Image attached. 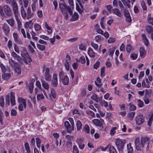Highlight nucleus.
<instances>
[{
  "instance_id": "obj_55",
  "label": "nucleus",
  "mask_w": 153,
  "mask_h": 153,
  "mask_svg": "<svg viewBox=\"0 0 153 153\" xmlns=\"http://www.w3.org/2000/svg\"><path fill=\"white\" fill-rule=\"evenodd\" d=\"M10 102L9 95H7L6 99V105L7 106L10 105Z\"/></svg>"
},
{
  "instance_id": "obj_27",
  "label": "nucleus",
  "mask_w": 153,
  "mask_h": 153,
  "mask_svg": "<svg viewBox=\"0 0 153 153\" xmlns=\"http://www.w3.org/2000/svg\"><path fill=\"white\" fill-rule=\"evenodd\" d=\"M12 56L14 58V59L17 61H19L21 59V57L17 55V54L14 52L11 53Z\"/></svg>"
},
{
  "instance_id": "obj_12",
  "label": "nucleus",
  "mask_w": 153,
  "mask_h": 153,
  "mask_svg": "<svg viewBox=\"0 0 153 153\" xmlns=\"http://www.w3.org/2000/svg\"><path fill=\"white\" fill-rule=\"evenodd\" d=\"M123 12L125 16L126 17V21L129 22H131V18L128 11L126 9H125L124 10Z\"/></svg>"
},
{
  "instance_id": "obj_52",
  "label": "nucleus",
  "mask_w": 153,
  "mask_h": 153,
  "mask_svg": "<svg viewBox=\"0 0 153 153\" xmlns=\"http://www.w3.org/2000/svg\"><path fill=\"white\" fill-rule=\"evenodd\" d=\"M100 62L99 61L97 62L94 65V68L97 70L100 67Z\"/></svg>"
},
{
  "instance_id": "obj_38",
  "label": "nucleus",
  "mask_w": 153,
  "mask_h": 153,
  "mask_svg": "<svg viewBox=\"0 0 153 153\" xmlns=\"http://www.w3.org/2000/svg\"><path fill=\"white\" fill-rule=\"evenodd\" d=\"M95 84L98 87H100L101 85V80L100 78L97 77L95 81Z\"/></svg>"
},
{
  "instance_id": "obj_41",
  "label": "nucleus",
  "mask_w": 153,
  "mask_h": 153,
  "mask_svg": "<svg viewBox=\"0 0 153 153\" xmlns=\"http://www.w3.org/2000/svg\"><path fill=\"white\" fill-rule=\"evenodd\" d=\"M153 120V114H152L151 116H150L148 121L147 123V124L149 126H150L151 125L152 120Z\"/></svg>"
},
{
  "instance_id": "obj_14",
  "label": "nucleus",
  "mask_w": 153,
  "mask_h": 153,
  "mask_svg": "<svg viewBox=\"0 0 153 153\" xmlns=\"http://www.w3.org/2000/svg\"><path fill=\"white\" fill-rule=\"evenodd\" d=\"M21 55L22 57L27 61H28V62H30L31 61V59L28 56V55L26 50H25L24 51L21 53Z\"/></svg>"
},
{
  "instance_id": "obj_10",
  "label": "nucleus",
  "mask_w": 153,
  "mask_h": 153,
  "mask_svg": "<svg viewBox=\"0 0 153 153\" xmlns=\"http://www.w3.org/2000/svg\"><path fill=\"white\" fill-rule=\"evenodd\" d=\"M76 142L79 149L81 150H83L85 147L84 139L82 138H78L76 140Z\"/></svg>"
},
{
  "instance_id": "obj_28",
  "label": "nucleus",
  "mask_w": 153,
  "mask_h": 153,
  "mask_svg": "<svg viewBox=\"0 0 153 153\" xmlns=\"http://www.w3.org/2000/svg\"><path fill=\"white\" fill-rule=\"evenodd\" d=\"M82 131L85 133H89L90 128L89 126L87 125H85L83 127Z\"/></svg>"
},
{
  "instance_id": "obj_39",
  "label": "nucleus",
  "mask_w": 153,
  "mask_h": 153,
  "mask_svg": "<svg viewBox=\"0 0 153 153\" xmlns=\"http://www.w3.org/2000/svg\"><path fill=\"white\" fill-rule=\"evenodd\" d=\"M115 50V48H110L109 50L108 53L109 54V55L110 56L112 57V56L113 55Z\"/></svg>"
},
{
  "instance_id": "obj_47",
  "label": "nucleus",
  "mask_w": 153,
  "mask_h": 153,
  "mask_svg": "<svg viewBox=\"0 0 153 153\" xmlns=\"http://www.w3.org/2000/svg\"><path fill=\"white\" fill-rule=\"evenodd\" d=\"M36 144L38 148H40V144L41 141L39 138H36Z\"/></svg>"
},
{
  "instance_id": "obj_58",
  "label": "nucleus",
  "mask_w": 153,
  "mask_h": 153,
  "mask_svg": "<svg viewBox=\"0 0 153 153\" xmlns=\"http://www.w3.org/2000/svg\"><path fill=\"white\" fill-rule=\"evenodd\" d=\"M141 5L144 10H146L147 7L144 1H142L141 2Z\"/></svg>"
},
{
  "instance_id": "obj_30",
  "label": "nucleus",
  "mask_w": 153,
  "mask_h": 153,
  "mask_svg": "<svg viewBox=\"0 0 153 153\" xmlns=\"http://www.w3.org/2000/svg\"><path fill=\"white\" fill-rule=\"evenodd\" d=\"M76 125L77 130L79 131L80 130L82 126V124L81 122L79 120H77L76 122Z\"/></svg>"
},
{
  "instance_id": "obj_9",
  "label": "nucleus",
  "mask_w": 153,
  "mask_h": 153,
  "mask_svg": "<svg viewBox=\"0 0 153 153\" xmlns=\"http://www.w3.org/2000/svg\"><path fill=\"white\" fill-rule=\"evenodd\" d=\"M64 125L66 128L67 131L68 133H71L74 130V127L71 125L68 121H66L64 122Z\"/></svg>"
},
{
  "instance_id": "obj_29",
  "label": "nucleus",
  "mask_w": 153,
  "mask_h": 153,
  "mask_svg": "<svg viewBox=\"0 0 153 153\" xmlns=\"http://www.w3.org/2000/svg\"><path fill=\"white\" fill-rule=\"evenodd\" d=\"M140 52L141 57L143 58L144 57L146 53L144 48H140Z\"/></svg>"
},
{
  "instance_id": "obj_26",
  "label": "nucleus",
  "mask_w": 153,
  "mask_h": 153,
  "mask_svg": "<svg viewBox=\"0 0 153 153\" xmlns=\"http://www.w3.org/2000/svg\"><path fill=\"white\" fill-rule=\"evenodd\" d=\"M79 18V15L78 13L75 12L74 13L73 15L72 16L70 19V21H74L77 20Z\"/></svg>"
},
{
  "instance_id": "obj_37",
  "label": "nucleus",
  "mask_w": 153,
  "mask_h": 153,
  "mask_svg": "<svg viewBox=\"0 0 153 153\" xmlns=\"http://www.w3.org/2000/svg\"><path fill=\"white\" fill-rule=\"evenodd\" d=\"M143 39L145 43V44L147 46L149 44V41L145 34L142 35Z\"/></svg>"
},
{
  "instance_id": "obj_21",
  "label": "nucleus",
  "mask_w": 153,
  "mask_h": 153,
  "mask_svg": "<svg viewBox=\"0 0 153 153\" xmlns=\"http://www.w3.org/2000/svg\"><path fill=\"white\" fill-rule=\"evenodd\" d=\"M11 77L10 74L9 73L4 72L2 75V78L4 80H8Z\"/></svg>"
},
{
  "instance_id": "obj_20",
  "label": "nucleus",
  "mask_w": 153,
  "mask_h": 153,
  "mask_svg": "<svg viewBox=\"0 0 153 153\" xmlns=\"http://www.w3.org/2000/svg\"><path fill=\"white\" fill-rule=\"evenodd\" d=\"M0 67L1 69L2 72L3 73L6 72V71L8 72H10V69L8 68H6L4 65L2 63L0 64Z\"/></svg>"
},
{
  "instance_id": "obj_61",
  "label": "nucleus",
  "mask_w": 153,
  "mask_h": 153,
  "mask_svg": "<svg viewBox=\"0 0 153 153\" xmlns=\"http://www.w3.org/2000/svg\"><path fill=\"white\" fill-rule=\"evenodd\" d=\"M73 153H79V150L78 148L76 145H74L73 147Z\"/></svg>"
},
{
  "instance_id": "obj_51",
  "label": "nucleus",
  "mask_w": 153,
  "mask_h": 153,
  "mask_svg": "<svg viewBox=\"0 0 153 153\" xmlns=\"http://www.w3.org/2000/svg\"><path fill=\"white\" fill-rule=\"evenodd\" d=\"M95 39V41L97 42H99L102 40L101 36L100 35L96 36Z\"/></svg>"
},
{
  "instance_id": "obj_63",
  "label": "nucleus",
  "mask_w": 153,
  "mask_h": 153,
  "mask_svg": "<svg viewBox=\"0 0 153 153\" xmlns=\"http://www.w3.org/2000/svg\"><path fill=\"white\" fill-rule=\"evenodd\" d=\"M78 66V64L76 62L74 63L72 65V66L74 69L75 70H76L77 69Z\"/></svg>"
},
{
  "instance_id": "obj_22",
  "label": "nucleus",
  "mask_w": 153,
  "mask_h": 153,
  "mask_svg": "<svg viewBox=\"0 0 153 153\" xmlns=\"http://www.w3.org/2000/svg\"><path fill=\"white\" fill-rule=\"evenodd\" d=\"M88 53L90 57L92 58L94 57L95 53L91 48H89L88 49Z\"/></svg>"
},
{
  "instance_id": "obj_64",
  "label": "nucleus",
  "mask_w": 153,
  "mask_h": 153,
  "mask_svg": "<svg viewBox=\"0 0 153 153\" xmlns=\"http://www.w3.org/2000/svg\"><path fill=\"white\" fill-rule=\"evenodd\" d=\"M44 97L42 94H39L37 96V99L38 100L43 99Z\"/></svg>"
},
{
  "instance_id": "obj_62",
  "label": "nucleus",
  "mask_w": 153,
  "mask_h": 153,
  "mask_svg": "<svg viewBox=\"0 0 153 153\" xmlns=\"http://www.w3.org/2000/svg\"><path fill=\"white\" fill-rule=\"evenodd\" d=\"M42 85L46 89H48V84L45 81H42Z\"/></svg>"
},
{
  "instance_id": "obj_33",
  "label": "nucleus",
  "mask_w": 153,
  "mask_h": 153,
  "mask_svg": "<svg viewBox=\"0 0 153 153\" xmlns=\"http://www.w3.org/2000/svg\"><path fill=\"white\" fill-rule=\"evenodd\" d=\"M127 148L128 153H133V150L130 143H129L127 145Z\"/></svg>"
},
{
  "instance_id": "obj_56",
  "label": "nucleus",
  "mask_w": 153,
  "mask_h": 153,
  "mask_svg": "<svg viewBox=\"0 0 153 153\" xmlns=\"http://www.w3.org/2000/svg\"><path fill=\"white\" fill-rule=\"evenodd\" d=\"M14 49L15 51L17 53H19V51L18 46L16 44H13Z\"/></svg>"
},
{
  "instance_id": "obj_46",
  "label": "nucleus",
  "mask_w": 153,
  "mask_h": 153,
  "mask_svg": "<svg viewBox=\"0 0 153 153\" xmlns=\"http://www.w3.org/2000/svg\"><path fill=\"white\" fill-rule=\"evenodd\" d=\"M137 102L138 103V106L140 108L143 107L144 103L141 100H137Z\"/></svg>"
},
{
  "instance_id": "obj_44",
  "label": "nucleus",
  "mask_w": 153,
  "mask_h": 153,
  "mask_svg": "<svg viewBox=\"0 0 153 153\" xmlns=\"http://www.w3.org/2000/svg\"><path fill=\"white\" fill-rule=\"evenodd\" d=\"M34 27L35 30L37 31L40 30L41 29V26L38 24H35Z\"/></svg>"
},
{
  "instance_id": "obj_3",
  "label": "nucleus",
  "mask_w": 153,
  "mask_h": 153,
  "mask_svg": "<svg viewBox=\"0 0 153 153\" xmlns=\"http://www.w3.org/2000/svg\"><path fill=\"white\" fill-rule=\"evenodd\" d=\"M0 14L2 16H4L5 15L8 16H10L13 15V13L10 8L8 6L5 5L3 7V10L0 6Z\"/></svg>"
},
{
  "instance_id": "obj_6",
  "label": "nucleus",
  "mask_w": 153,
  "mask_h": 153,
  "mask_svg": "<svg viewBox=\"0 0 153 153\" xmlns=\"http://www.w3.org/2000/svg\"><path fill=\"white\" fill-rule=\"evenodd\" d=\"M18 101L19 103L18 106L19 110L21 111H23L24 108H25L26 107V100L21 97H19L18 99Z\"/></svg>"
},
{
  "instance_id": "obj_59",
  "label": "nucleus",
  "mask_w": 153,
  "mask_h": 153,
  "mask_svg": "<svg viewBox=\"0 0 153 153\" xmlns=\"http://www.w3.org/2000/svg\"><path fill=\"white\" fill-rule=\"evenodd\" d=\"M130 57L133 60L136 59L137 57V54L132 53L130 55Z\"/></svg>"
},
{
  "instance_id": "obj_42",
  "label": "nucleus",
  "mask_w": 153,
  "mask_h": 153,
  "mask_svg": "<svg viewBox=\"0 0 153 153\" xmlns=\"http://www.w3.org/2000/svg\"><path fill=\"white\" fill-rule=\"evenodd\" d=\"M147 31L149 33H151L153 30V28L151 26H149L146 27Z\"/></svg>"
},
{
  "instance_id": "obj_24",
  "label": "nucleus",
  "mask_w": 153,
  "mask_h": 153,
  "mask_svg": "<svg viewBox=\"0 0 153 153\" xmlns=\"http://www.w3.org/2000/svg\"><path fill=\"white\" fill-rule=\"evenodd\" d=\"M7 22L11 26L13 27L15 24L14 19L12 18L6 20Z\"/></svg>"
},
{
  "instance_id": "obj_36",
  "label": "nucleus",
  "mask_w": 153,
  "mask_h": 153,
  "mask_svg": "<svg viewBox=\"0 0 153 153\" xmlns=\"http://www.w3.org/2000/svg\"><path fill=\"white\" fill-rule=\"evenodd\" d=\"M25 149L27 151V153H31L29 145L28 143L26 142L25 143Z\"/></svg>"
},
{
  "instance_id": "obj_50",
  "label": "nucleus",
  "mask_w": 153,
  "mask_h": 153,
  "mask_svg": "<svg viewBox=\"0 0 153 153\" xmlns=\"http://www.w3.org/2000/svg\"><path fill=\"white\" fill-rule=\"evenodd\" d=\"M91 98L96 102H98V99L96 94H94L91 97Z\"/></svg>"
},
{
  "instance_id": "obj_4",
  "label": "nucleus",
  "mask_w": 153,
  "mask_h": 153,
  "mask_svg": "<svg viewBox=\"0 0 153 153\" xmlns=\"http://www.w3.org/2000/svg\"><path fill=\"white\" fill-rule=\"evenodd\" d=\"M148 140L147 138H141L140 141L139 138H136L135 141L136 149L138 150H141L144 147L146 142L148 141Z\"/></svg>"
},
{
  "instance_id": "obj_19",
  "label": "nucleus",
  "mask_w": 153,
  "mask_h": 153,
  "mask_svg": "<svg viewBox=\"0 0 153 153\" xmlns=\"http://www.w3.org/2000/svg\"><path fill=\"white\" fill-rule=\"evenodd\" d=\"M66 58H68V59H66V62L65 63V66L67 70V71H68L70 68L69 63L70 62V56H69L68 55L66 56Z\"/></svg>"
},
{
  "instance_id": "obj_60",
  "label": "nucleus",
  "mask_w": 153,
  "mask_h": 153,
  "mask_svg": "<svg viewBox=\"0 0 153 153\" xmlns=\"http://www.w3.org/2000/svg\"><path fill=\"white\" fill-rule=\"evenodd\" d=\"M115 41V38L110 37L108 40V42L109 43H111L114 42Z\"/></svg>"
},
{
  "instance_id": "obj_54",
  "label": "nucleus",
  "mask_w": 153,
  "mask_h": 153,
  "mask_svg": "<svg viewBox=\"0 0 153 153\" xmlns=\"http://www.w3.org/2000/svg\"><path fill=\"white\" fill-rule=\"evenodd\" d=\"M91 45L93 48L95 50H97L98 48V45L93 42L91 43Z\"/></svg>"
},
{
  "instance_id": "obj_57",
  "label": "nucleus",
  "mask_w": 153,
  "mask_h": 153,
  "mask_svg": "<svg viewBox=\"0 0 153 153\" xmlns=\"http://www.w3.org/2000/svg\"><path fill=\"white\" fill-rule=\"evenodd\" d=\"M129 105L131 111H134L136 109V107L134 105L130 103L129 104Z\"/></svg>"
},
{
  "instance_id": "obj_45",
  "label": "nucleus",
  "mask_w": 153,
  "mask_h": 153,
  "mask_svg": "<svg viewBox=\"0 0 153 153\" xmlns=\"http://www.w3.org/2000/svg\"><path fill=\"white\" fill-rule=\"evenodd\" d=\"M37 45L38 48L41 51H43L45 48V46L44 45L37 44Z\"/></svg>"
},
{
  "instance_id": "obj_48",
  "label": "nucleus",
  "mask_w": 153,
  "mask_h": 153,
  "mask_svg": "<svg viewBox=\"0 0 153 153\" xmlns=\"http://www.w3.org/2000/svg\"><path fill=\"white\" fill-rule=\"evenodd\" d=\"M105 68V67H103L101 69L100 76L101 77H104L105 76L104 73Z\"/></svg>"
},
{
  "instance_id": "obj_49",
  "label": "nucleus",
  "mask_w": 153,
  "mask_h": 153,
  "mask_svg": "<svg viewBox=\"0 0 153 153\" xmlns=\"http://www.w3.org/2000/svg\"><path fill=\"white\" fill-rule=\"evenodd\" d=\"M126 51L128 53L130 52L133 50L132 47L129 44L126 47Z\"/></svg>"
},
{
  "instance_id": "obj_7",
  "label": "nucleus",
  "mask_w": 153,
  "mask_h": 153,
  "mask_svg": "<svg viewBox=\"0 0 153 153\" xmlns=\"http://www.w3.org/2000/svg\"><path fill=\"white\" fill-rule=\"evenodd\" d=\"M135 120L136 124L139 125H141L145 122L143 116L141 114L137 115L135 117Z\"/></svg>"
},
{
  "instance_id": "obj_53",
  "label": "nucleus",
  "mask_w": 153,
  "mask_h": 153,
  "mask_svg": "<svg viewBox=\"0 0 153 153\" xmlns=\"http://www.w3.org/2000/svg\"><path fill=\"white\" fill-rule=\"evenodd\" d=\"M142 86L143 87L149 88L150 87L149 85L146 83L144 80H143L142 83Z\"/></svg>"
},
{
  "instance_id": "obj_5",
  "label": "nucleus",
  "mask_w": 153,
  "mask_h": 153,
  "mask_svg": "<svg viewBox=\"0 0 153 153\" xmlns=\"http://www.w3.org/2000/svg\"><path fill=\"white\" fill-rule=\"evenodd\" d=\"M11 6L15 17L19 16V14L18 10V7L15 0H12Z\"/></svg>"
},
{
  "instance_id": "obj_2",
  "label": "nucleus",
  "mask_w": 153,
  "mask_h": 153,
  "mask_svg": "<svg viewBox=\"0 0 153 153\" xmlns=\"http://www.w3.org/2000/svg\"><path fill=\"white\" fill-rule=\"evenodd\" d=\"M20 11L21 16L24 19L26 18L29 19L33 17L35 13V11L31 10L30 7H28L27 10V14L23 6H21L20 7Z\"/></svg>"
},
{
  "instance_id": "obj_23",
  "label": "nucleus",
  "mask_w": 153,
  "mask_h": 153,
  "mask_svg": "<svg viewBox=\"0 0 153 153\" xmlns=\"http://www.w3.org/2000/svg\"><path fill=\"white\" fill-rule=\"evenodd\" d=\"M4 32L5 34H7L10 31V29L9 26L7 24H4L2 27Z\"/></svg>"
},
{
  "instance_id": "obj_11",
  "label": "nucleus",
  "mask_w": 153,
  "mask_h": 153,
  "mask_svg": "<svg viewBox=\"0 0 153 153\" xmlns=\"http://www.w3.org/2000/svg\"><path fill=\"white\" fill-rule=\"evenodd\" d=\"M116 145L118 149L120 150L123 149L124 146L125 142L120 139H117L116 142Z\"/></svg>"
},
{
  "instance_id": "obj_15",
  "label": "nucleus",
  "mask_w": 153,
  "mask_h": 153,
  "mask_svg": "<svg viewBox=\"0 0 153 153\" xmlns=\"http://www.w3.org/2000/svg\"><path fill=\"white\" fill-rule=\"evenodd\" d=\"M112 12L113 14H115L119 17H121L122 16V12L118 8H115L113 9V10Z\"/></svg>"
},
{
  "instance_id": "obj_32",
  "label": "nucleus",
  "mask_w": 153,
  "mask_h": 153,
  "mask_svg": "<svg viewBox=\"0 0 153 153\" xmlns=\"http://www.w3.org/2000/svg\"><path fill=\"white\" fill-rule=\"evenodd\" d=\"M51 94L50 96L51 99L52 97L53 99L55 98L56 97V95L54 90L53 88L51 89Z\"/></svg>"
},
{
  "instance_id": "obj_13",
  "label": "nucleus",
  "mask_w": 153,
  "mask_h": 153,
  "mask_svg": "<svg viewBox=\"0 0 153 153\" xmlns=\"http://www.w3.org/2000/svg\"><path fill=\"white\" fill-rule=\"evenodd\" d=\"M103 121V120L101 119H100V120L98 119H94L92 121V122L96 126L100 127L102 126Z\"/></svg>"
},
{
  "instance_id": "obj_18",
  "label": "nucleus",
  "mask_w": 153,
  "mask_h": 153,
  "mask_svg": "<svg viewBox=\"0 0 153 153\" xmlns=\"http://www.w3.org/2000/svg\"><path fill=\"white\" fill-rule=\"evenodd\" d=\"M61 80L63 84L65 85H67L69 82V79L67 75L65 76Z\"/></svg>"
},
{
  "instance_id": "obj_31",
  "label": "nucleus",
  "mask_w": 153,
  "mask_h": 153,
  "mask_svg": "<svg viewBox=\"0 0 153 153\" xmlns=\"http://www.w3.org/2000/svg\"><path fill=\"white\" fill-rule=\"evenodd\" d=\"M121 1L125 6H127L129 8H130V0H126V1L125 0H121Z\"/></svg>"
},
{
  "instance_id": "obj_35",
  "label": "nucleus",
  "mask_w": 153,
  "mask_h": 153,
  "mask_svg": "<svg viewBox=\"0 0 153 153\" xmlns=\"http://www.w3.org/2000/svg\"><path fill=\"white\" fill-rule=\"evenodd\" d=\"M108 149L110 153H117L116 149L113 146L109 145Z\"/></svg>"
},
{
  "instance_id": "obj_25",
  "label": "nucleus",
  "mask_w": 153,
  "mask_h": 153,
  "mask_svg": "<svg viewBox=\"0 0 153 153\" xmlns=\"http://www.w3.org/2000/svg\"><path fill=\"white\" fill-rule=\"evenodd\" d=\"M13 67L14 68L15 72L18 75H19L21 74V69L19 68V66L17 64H16V65Z\"/></svg>"
},
{
  "instance_id": "obj_1",
  "label": "nucleus",
  "mask_w": 153,
  "mask_h": 153,
  "mask_svg": "<svg viewBox=\"0 0 153 153\" xmlns=\"http://www.w3.org/2000/svg\"><path fill=\"white\" fill-rule=\"evenodd\" d=\"M59 7L65 19L67 20L68 18V12L71 15L72 14L73 12L71 8L69 6H67L65 4L59 3Z\"/></svg>"
},
{
  "instance_id": "obj_40",
  "label": "nucleus",
  "mask_w": 153,
  "mask_h": 153,
  "mask_svg": "<svg viewBox=\"0 0 153 153\" xmlns=\"http://www.w3.org/2000/svg\"><path fill=\"white\" fill-rule=\"evenodd\" d=\"M16 20L18 24V26L19 29L21 27V25H22V23L20 21V20L19 18V16H17L15 17Z\"/></svg>"
},
{
  "instance_id": "obj_34",
  "label": "nucleus",
  "mask_w": 153,
  "mask_h": 153,
  "mask_svg": "<svg viewBox=\"0 0 153 153\" xmlns=\"http://www.w3.org/2000/svg\"><path fill=\"white\" fill-rule=\"evenodd\" d=\"M135 115V113L134 112H132L128 113L127 114V116L129 119L132 120Z\"/></svg>"
},
{
  "instance_id": "obj_8",
  "label": "nucleus",
  "mask_w": 153,
  "mask_h": 153,
  "mask_svg": "<svg viewBox=\"0 0 153 153\" xmlns=\"http://www.w3.org/2000/svg\"><path fill=\"white\" fill-rule=\"evenodd\" d=\"M51 84L54 87H56L58 85L57 74L56 73H54L53 74L52 79L51 80Z\"/></svg>"
},
{
  "instance_id": "obj_43",
  "label": "nucleus",
  "mask_w": 153,
  "mask_h": 153,
  "mask_svg": "<svg viewBox=\"0 0 153 153\" xmlns=\"http://www.w3.org/2000/svg\"><path fill=\"white\" fill-rule=\"evenodd\" d=\"M117 129V127H113L110 131V134L111 135H114L116 133V130Z\"/></svg>"
},
{
  "instance_id": "obj_17",
  "label": "nucleus",
  "mask_w": 153,
  "mask_h": 153,
  "mask_svg": "<svg viewBox=\"0 0 153 153\" xmlns=\"http://www.w3.org/2000/svg\"><path fill=\"white\" fill-rule=\"evenodd\" d=\"M14 95L15 93L13 92H11L10 93L11 104L12 106L16 104Z\"/></svg>"
},
{
  "instance_id": "obj_16",
  "label": "nucleus",
  "mask_w": 153,
  "mask_h": 153,
  "mask_svg": "<svg viewBox=\"0 0 153 153\" xmlns=\"http://www.w3.org/2000/svg\"><path fill=\"white\" fill-rule=\"evenodd\" d=\"M13 36L15 41L18 44H22V41L18 37V35L17 33H14L13 34Z\"/></svg>"
}]
</instances>
